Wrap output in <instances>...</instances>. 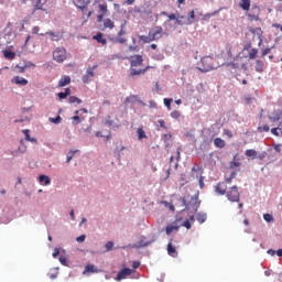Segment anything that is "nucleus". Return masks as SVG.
I'll use <instances>...</instances> for the list:
<instances>
[{
    "label": "nucleus",
    "mask_w": 282,
    "mask_h": 282,
    "mask_svg": "<svg viewBox=\"0 0 282 282\" xmlns=\"http://www.w3.org/2000/svg\"><path fill=\"white\" fill-rule=\"evenodd\" d=\"M144 64V58L142 55H134L130 57V76H142L151 69V66H145L144 68H139L142 67Z\"/></svg>",
    "instance_id": "f257e3e1"
},
{
    "label": "nucleus",
    "mask_w": 282,
    "mask_h": 282,
    "mask_svg": "<svg viewBox=\"0 0 282 282\" xmlns=\"http://www.w3.org/2000/svg\"><path fill=\"white\" fill-rule=\"evenodd\" d=\"M53 61L56 63H65V61H67V50L63 46L56 47L53 51Z\"/></svg>",
    "instance_id": "f03ea898"
},
{
    "label": "nucleus",
    "mask_w": 282,
    "mask_h": 282,
    "mask_svg": "<svg viewBox=\"0 0 282 282\" xmlns=\"http://www.w3.org/2000/svg\"><path fill=\"white\" fill-rule=\"evenodd\" d=\"M226 197H227L228 202L239 204V202L241 199V195L239 194V187H237V186L230 187L226 193Z\"/></svg>",
    "instance_id": "7ed1b4c3"
},
{
    "label": "nucleus",
    "mask_w": 282,
    "mask_h": 282,
    "mask_svg": "<svg viewBox=\"0 0 282 282\" xmlns=\"http://www.w3.org/2000/svg\"><path fill=\"white\" fill-rule=\"evenodd\" d=\"M151 41H160L164 35V29L162 26H154L149 31Z\"/></svg>",
    "instance_id": "20e7f679"
},
{
    "label": "nucleus",
    "mask_w": 282,
    "mask_h": 282,
    "mask_svg": "<svg viewBox=\"0 0 282 282\" xmlns=\"http://www.w3.org/2000/svg\"><path fill=\"white\" fill-rule=\"evenodd\" d=\"M124 34H127V31H124V24H122L117 36L110 39V41H112L113 43H119L120 45H124V43H127V39L123 37Z\"/></svg>",
    "instance_id": "39448f33"
},
{
    "label": "nucleus",
    "mask_w": 282,
    "mask_h": 282,
    "mask_svg": "<svg viewBox=\"0 0 282 282\" xmlns=\"http://www.w3.org/2000/svg\"><path fill=\"white\" fill-rule=\"evenodd\" d=\"M97 68H98V65H95L91 68H88L85 75L83 76V83H89L91 78H94L95 76L94 70H96Z\"/></svg>",
    "instance_id": "423d86ee"
},
{
    "label": "nucleus",
    "mask_w": 282,
    "mask_h": 282,
    "mask_svg": "<svg viewBox=\"0 0 282 282\" xmlns=\"http://www.w3.org/2000/svg\"><path fill=\"white\" fill-rule=\"evenodd\" d=\"M98 8H99V12H101V14L97 15V22L102 23L107 12H109V9L107 8V4H98Z\"/></svg>",
    "instance_id": "0eeeda50"
},
{
    "label": "nucleus",
    "mask_w": 282,
    "mask_h": 282,
    "mask_svg": "<svg viewBox=\"0 0 282 282\" xmlns=\"http://www.w3.org/2000/svg\"><path fill=\"white\" fill-rule=\"evenodd\" d=\"M131 274H133V270H131L129 268L122 269L118 273L116 281H122V279H127V276H131Z\"/></svg>",
    "instance_id": "6e6552de"
},
{
    "label": "nucleus",
    "mask_w": 282,
    "mask_h": 282,
    "mask_svg": "<svg viewBox=\"0 0 282 282\" xmlns=\"http://www.w3.org/2000/svg\"><path fill=\"white\" fill-rule=\"evenodd\" d=\"M73 3L76 8L85 12L87 10V6H89V0H73Z\"/></svg>",
    "instance_id": "1a4fd4ad"
},
{
    "label": "nucleus",
    "mask_w": 282,
    "mask_h": 282,
    "mask_svg": "<svg viewBox=\"0 0 282 282\" xmlns=\"http://www.w3.org/2000/svg\"><path fill=\"white\" fill-rule=\"evenodd\" d=\"M215 191L216 193H218V195H226V191H228V185H226L225 182H220L215 186Z\"/></svg>",
    "instance_id": "9d476101"
},
{
    "label": "nucleus",
    "mask_w": 282,
    "mask_h": 282,
    "mask_svg": "<svg viewBox=\"0 0 282 282\" xmlns=\"http://www.w3.org/2000/svg\"><path fill=\"white\" fill-rule=\"evenodd\" d=\"M99 270L94 264H87L85 267V270L83 271V274H98Z\"/></svg>",
    "instance_id": "9b49d317"
},
{
    "label": "nucleus",
    "mask_w": 282,
    "mask_h": 282,
    "mask_svg": "<svg viewBox=\"0 0 282 282\" xmlns=\"http://www.w3.org/2000/svg\"><path fill=\"white\" fill-rule=\"evenodd\" d=\"M14 85H20V87H25L28 85V79L20 77V76H14L11 80Z\"/></svg>",
    "instance_id": "f8f14e48"
},
{
    "label": "nucleus",
    "mask_w": 282,
    "mask_h": 282,
    "mask_svg": "<svg viewBox=\"0 0 282 282\" xmlns=\"http://www.w3.org/2000/svg\"><path fill=\"white\" fill-rule=\"evenodd\" d=\"M167 254L170 257H177V249L173 246V242L167 243Z\"/></svg>",
    "instance_id": "ddd939ff"
},
{
    "label": "nucleus",
    "mask_w": 282,
    "mask_h": 282,
    "mask_svg": "<svg viewBox=\"0 0 282 282\" xmlns=\"http://www.w3.org/2000/svg\"><path fill=\"white\" fill-rule=\"evenodd\" d=\"M39 182H40V184H42V186H50V184H52V181L50 180V176H47V175H40Z\"/></svg>",
    "instance_id": "4468645a"
},
{
    "label": "nucleus",
    "mask_w": 282,
    "mask_h": 282,
    "mask_svg": "<svg viewBox=\"0 0 282 282\" xmlns=\"http://www.w3.org/2000/svg\"><path fill=\"white\" fill-rule=\"evenodd\" d=\"M193 23H195V10H192L187 14V20L185 21V25H193Z\"/></svg>",
    "instance_id": "2eb2a0df"
},
{
    "label": "nucleus",
    "mask_w": 282,
    "mask_h": 282,
    "mask_svg": "<svg viewBox=\"0 0 282 282\" xmlns=\"http://www.w3.org/2000/svg\"><path fill=\"white\" fill-rule=\"evenodd\" d=\"M263 69H265V63L261 59L256 61V72L262 74Z\"/></svg>",
    "instance_id": "dca6fc26"
},
{
    "label": "nucleus",
    "mask_w": 282,
    "mask_h": 282,
    "mask_svg": "<svg viewBox=\"0 0 282 282\" xmlns=\"http://www.w3.org/2000/svg\"><path fill=\"white\" fill-rule=\"evenodd\" d=\"M214 145L217 149H224V147H226V141L221 138H216V139H214Z\"/></svg>",
    "instance_id": "f3484780"
},
{
    "label": "nucleus",
    "mask_w": 282,
    "mask_h": 282,
    "mask_svg": "<svg viewBox=\"0 0 282 282\" xmlns=\"http://www.w3.org/2000/svg\"><path fill=\"white\" fill-rule=\"evenodd\" d=\"M104 28L106 30H113L116 28V24L112 22L111 19L108 18V19L104 20Z\"/></svg>",
    "instance_id": "a211bd4d"
},
{
    "label": "nucleus",
    "mask_w": 282,
    "mask_h": 282,
    "mask_svg": "<svg viewBox=\"0 0 282 282\" xmlns=\"http://www.w3.org/2000/svg\"><path fill=\"white\" fill-rule=\"evenodd\" d=\"M72 83V78L69 76H65L64 78L59 79L58 87H65Z\"/></svg>",
    "instance_id": "6ab92c4d"
},
{
    "label": "nucleus",
    "mask_w": 282,
    "mask_h": 282,
    "mask_svg": "<svg viewBox=\"0 0 282 282\" xmlns=\"http://www.w3.org/2000/svg\"><path fill=\"white\" fill-rule=\"evenodd\" d=\"M93 39L97 41V43H101V45H106L107 43V40L102 37V33H97Z\"/></svg>",
    "instance_id": "aec40b11"
},
{
    "label": "nucleus",
    "mask_w": 282,
    "mask_h": 282,
    "mask_svg": "<svg viewBox=\"0 0 282 282\" xmlns=\"http://www.w3.org/2000/svg\"><path fill=\"white\" fill-rule=\"evenodd\" d=\"M3 56L4 58H7L8 61H14V57L17 56V53L12 52V51H4L3 52Z\"/></svg>",
    "instance_id": "412c9836"
},
{
    "label": "nucleus",
    "mask_w": 282,
    "mask_h": 282,
    "mask_svg": "<svg viewBox=\"0 0 282 282\" xmlns=\"http://www.w3.org/2000/svg\"><path fill=\"white\" fill-rule=\"evenodd\" d=\"M175 230H180V227L177 225H167L165 228V232L166 235H171V232L175 231Z\"/></svg>",
    "instance_id": "4be33fe9"
},
{
    "label": "nucleus",
    "mask_w": 282,
    "mask_h": 282,
    "mask_svg": "<svg viewBox=\"0 0 282 282\" xmlns=\"http://www.w3.org/2000/svg\"><path fill=\"white\" fill-rule=\"evenodd\" d=\"M72 95V89L66 88L64 93H58V98L59 100H65V98H67V96Z\"/></svg>",
    "instance_id": "5701e85b"
},
{
    "label": "nucleus",
    "mask_w": 282,
    "mask_h": 282,
    "mask_svg": "<svg viewBox=\"0 0 282 282\" xmlns=\"http://www.w3.org/2000/svg\"><path fill=\"white\" fill-rule=\"evenodd\" d=\"M32 6L34 7V10H43V0H33Z\"/></svg>",
    "instance_id": "b1692460"
},
{
    "label": "nucleus",
    "mask_w": 282,
    "mask_h": 282,
    "mask_svg": "<svg viewBox=\"0 0 282 282\" xmlns=\"http://www.w3.org/2000/svg\"><path fill=\"white\" fill-rule=\"evenodd\" d=\"M138 140H144L147 138V132H144V128L140 127L137 129Z\"/></svg>",
    "instance_id": "393cba45"
},
{
    "label": "nucleus",
    "mask_w": 282,
    "mask_h": 282,
    "mask_svg": "<svg viewBox=\"0 0 282 282\" xmlns=\"http://www.w3.org/2000/svg\"><path fill=\"white\" fill-rule=\"evenodd\" d=\"M239 6L245 11H248V10H250V0H241Z\"/></svg>",
    "instance_id": "a878e982"
},
{
    "label": "nucleus",
    "mask_w": 282,
    "mask_h": 282,
    "mask_svg": "<svg viewBox=\"0 0 282 282\" xmlns=\"http://www.w3.org/2000/svg\"><path fill=\"white\" fill-rule=\"evenodd\" d=\"M46 34L48 36H51L52 41H61V34L59 33H54L52 31H48V32H46Z\"/></svg>",
    "instance_id": "bb28decb"
},
{
    "label": "nucleus",
    "mask_w": 282,
    "mask_h": 282,
    "mask_svg": "<svg viewBox=\"0 0 282 282\" xmlns=\"http://www.w3.org/2000/svg\"><path fill=\"white\" fill-rule=\"evenodd\" d=\"M184 19H186V17L180 15V13H177V15H176V25H186V21H184Z\"/></svg>",
    "instance_id": "cd10ccee"
},
{
    "label": "nucleus",
    "mask_w": 282,
    "mask_h": 282,
    "mask_svg": "<svg viewBox=\"0 0 282 282\" xmlns=\"http://www.w3.org/2000/svg\"><path fill=\"white\" fill-rule=\"evenodd\" d=\"M139 41H142L143 43H152L150 33L148 35H139Z\"/></svg>",
    "instance_id": "c85d7f7f"
},
{
    "label": "nucleus",
    "mask_w": 282,
    "mask_h": 282,
    "mask_svg": "<svg viewBox=\"0 0 282 282\" xmlns=\"http://www.w3.org/2000/svg\"><path fill=\"white\" fill-rule=\"evenodd\" d=\"M68 102L70 105H74V102H77V105H82L83 104V100L76 96H70L69 99H68Z\"/></svg>",
    "instance_id": "c756f323"
},
{
    "label": "nucleus",
    "mask_w": 282,
    "mask_h": 282,
    "mask_svg": "<svg viewBox=\"0 0 282 282\" xmlns=\"http://www.w3.org/2000/svg\"><path fill=\"white\" fill-rule=\"evenodd\" d=\"M245 155L247 158H252V160H254L257 158V152L252 149L251 150H246Z\"/></svg>",
    "instance_id": "7c9ffc66"
},
{
    "label": "nucleus",
    "mask_w": 282,
    "mask_h": 282,
    "mask_svg": "<svg viewBox=\"0 0 282 282\" xmlns=\"http://www.w3.org/2000/svg\"><path fill=\"white\" fill-rule=\"evenodd\" d=\"M259 54V50L257 48H252L250 52H249V58L251 61H254V58H257V55Z\"/></svg>",
    "instance_id": "2f4dec72"
},
{
    "label": "nucleus",
    "mask_w": 282,
    "mask_h": 282,
    "mask_svg": "<svg viewBox=\"0 0 282 282\" xmlns=\"http://www.w3.org/2000/svg\"><path fill=\"white\" fill-rule=\"evenodd\" d=\"M268 131H270V126L268 124L258 127L259 133H268Z\"/></svg>",
    "instance_id": "473e14b6"
},
{
    "label": "nucleus",
    "mask_w": 282,
    "mask_h": 282,
    "mask_svg": "<svg viewBox=\"0 0 282 282\" xmlns=\"http://www.w3.org/2000/svg\"><path fill=\"white\" fill-rule=\"evenodd\" d=\"M48 120L50 122H53V124H61L63 118H61V116H57L56 118H50Z\"/></svg>",
    "instance_id": "72a5a7b5"
},
{
    "label": "nucleus",
    "mask_w": 282,
    "mask_h": 282,
    "mask_svg": "<svg viewBox=\"0 0 282 282\" xmlns=\"http://www.w3.org/2000/svg\"><path fill=\"white\" fill-rule=\"evenodd\" d=\"M196 219L199 221V224H204V221H206V214H198Z\"/></svg>",
    "instance_id": "f704fd0d"
},
{
    "label": "nucleus",
    "mask_w": 282,
    "mask_h": 282,
    "mask_svg": "<svg viewBox=\"0 0 282 282\" xmlns=\"http://www.w3.org/2000/svg\"><path fill=\"white\" fill-rule=\"evenodd\" d=\"M28 66H21L20 64H18L17 66H15V69H17V72H18V74H23L24 72H25V68H26Z\"/></svg>",
    "instance_id": "c9c22d12"
},
{
    "label": "nucleus",
    "mask_w": 282,
    "mask_h": 282,
    "mask_svg": "<svg viewBox=\"0 0 282 282\" xmlns=\"http://www.w3.org/2000/svg\"><path fill=\"white\" fill-rule=\"evenodd\" d=\"M134 100H138V96L135 95H131L130 97H127L126 98V105L129 104V102H134Z\"/></svg>",
    "instance_id": "e433bc0d"
},
{
    "label": "nucleus",
    "mask_w": 282,
    "mask_h": 282,
    "mask_svg": "<svg viewBox=\"0 0 282 282\" xmlns=\"http://www.w3.org/2000/svg\"><path fill=\"white\" fill-rule=\"evenodd\" d=\"M171 102H173V99L172 98H165L164 99V105L165 107L169 109V111H171Z\"/></svg>",
    "instance_id": "4c0bfd02"
},
{
    "label": "nucleus",
    "mask_w": 282,
    "mask_h": 282,
    "mask_svg": "<svg viewBox=\"0 0 282 282\" xmlns=\"http://www.w3.org/2000/svg\"><path fill=\"white\" fill-rule=\"evenodd\" d=\"M181 116L182 113L177 110L171 112V118H174V120H177V118H180Z\"/></svg>",
    "instance_id": "58836bf2"
},
{
    "label": "nucleus",
    "mask_w": 282,
    "mask_h": 282,
    "mask_svg": "<svg viewBox=\"0 0 282 282\" xmlns=\"http://www.w3.org/2000/svg\"><path fill=\"white\" fill-rule=\"evenodd\" d=\"M263 219H264V221H268V223L274 221V217H272L271 214H264Z\"/></svg>",
    "instance_id": "ea45409f"
},
{
    "label": "nucleus",
    "mask_w": 282,
    "mask_h": 282,
    "mask_svg": "<svg viewBox=\"0 0 282 282\" xmlns=\"http://www.w3.org/2000/svg\"><path fill=\"white\" fill-rule=\"evenodd\" d=\"M271 133H272V135H276L279 138V135L281 133V128H272Z\"/></svg>",
    "instance_id": "a19ab883"
},
{
    "label": "nucleus",
    "mask_w": 282,
    "mask_h": 282,
    "mask_svg": "<svg viewBox=\"0 0 282 282\" xmlns=\"http://www.w3.org/2000/svg\"><path fill=\"white\" fill-rule=\"evenodd\" d=\"M105 248H106L107 252H110V250H113V242L112 241H108L105 245Z\"/></svg>",
    "instance_id": "79ce46f5"
},
{
    "label": "nucleus",
    "mask_w": 282,
    "mask_h": 282,
    "mask_svg": "<svg viewBox=\"0 0 282 282\" xmlns=\"http://www.w3.org/2000/svg\"><path fill=\"white\" fill-rule=\"evenodd\" d=\"M73 124H80V117L78 115H75L73 118Z\"/></svg>",
    "instance_id": "37998d69"
},
{
    "label": "nucleus",
    "mask_w": 282,
    "mask_h": 282,
    "mask_svg": "<svg viewBox=\"0 0 282 282\" xmlns=\"http://www.w3.org/2000/svg\"><path fill=\"white\" fill-rule=\"evenodd\" d=\"M22 133H24L26 142L32 138V137H30V130H28V129L22 130Z\"/></svg>",
    "instance_id": "c03bdc74"
},
{
    "label": "nucleus",
    "mask_w": 282,
    "mask_h": 282,
    "mask_svg": "<svg viewBox=\"0 0 282 282\" xmlns=\"http://www.w3.org/2000/svg\"><path fill=\"white\" fill-rule=\"evenodd\" d=\"M200 72H210L213 69V65L208 64L207 66H204L203 68L199 67Z\"/></svg>",
    "instance_id": "a18cd8bd"
},
{
    "label": "nucleus",
    "mask_w": 282,
    "mask_h": 282,
    "mask_svg": "<svg viewBox=\"0 0 282 282\" xmlns=\"http://www.w3.org/2000/svg\"><path fill=\"white\" fill-rule=\"evenodd\" d=\"M269 120H271V122H279V120H281V115H276L275 117H269Z\"/></svg>",
    "instance_id": "49530a36"
},
{
    "label": "nucleus",
    "mask_w": 282,
    "mask_h": 282,
    "mask_svg": "<svg viewBox=\"0 0 282 282\" xmlns=\"http://www.w3.org/2000/svg\"><path fill=\"white\" fill-rule=\"evenodd\" d=\"M269 120H271V122H279V120H281V115H276L275 117H269Z\"/></svg>",
    "instance_id": "de8ad7c7"
},
{
    "label": "nucleus",
    "mask_w": 282,
    "mask_h": 282,
    "mask_svg": "<svg viewBox=\"0 0 282 282\" xmlns=\"http://www.w3.org/2000/svg\"><path fill=\"white\" fill-rule=\"evenodd\" d=\"M85 239H87V236L82 235V236L76 238V241H77V243H83V241H85Z\"/></svg>",
    "instance_id": "09e8293b"
},
{
    "label": "nucleus",
    "mask_w": 282,
    "mask_h": 282,
    "mask_svg": "<svg viewBox=\"0 0 282 282\" xmlns=\"http://www.w3.org/2000/svg\"><path fill=\"white\" fill-rule=\"evenodd\" d=\"M167 18L170 21H176L177 22V13L167 14Z\"/></svg>",
    "instance_id": "8fccbe9b"
},
{
    "label": "nucleus",
    "mask_w": 282,
    "mask_h": 282,
    "mask_svg": "<svg viewBox=\"0 0 282 282\" xmlns=\"http://www.w3.org/2000/svg\"><path fill=\"white\" fill-rule=\"evenodd\" d=\"M239 166H241V163H240V162L232 161V162L230 163V167H231V169H237V167H239Z\"/></svg>",
    "instance_id": "3c124183"
},
{
    "label": "nucleus",
    "mask_w": 282,
    "mask_h": 282,
    "mask_svg": "<svg viewBox=\"0 0 282 282\" xmlns=\"http://www.w3.org/2000/svg\"><path fill=\"white\" fill-rule=\"evenodd\" d=\"M76 152H68V155H67V159H66V162L69 164V162H72V159L74 158V154H75Z\"/></svg>",
    "instance_id": "603ef678"
},
{
    "label": "nucleus",
    "mask_w": 282,
    "mask_h": 282,
    "mask_svg": "<svg viewBox=\"0 0 282 282\" xmlns=\"http://www.w3.org/2000/svg\"><path fill=\"white\" fill-rule=\"evenodd\" d=\"M59 263H62V265H67V258H65V256H61Z\"/></svg>",
    "instance_id": "864d4df0"
},
{
    "label": "nucleus",
    "mask_w": 282,
    "mask_h": 282,
    "mask_svg": "<svg viewBox=\"0 0 282 282\" xmlns=\"http://www.w3.org/2000/svg\"><path fill=\"white\" fill-rule=\"evenodd\" d=\"M223 133H224V135H227V138H232L234 137L232 132L228 129H225Z\"/></svg>",
    "instance_id": "5fc2aeb1"
},
{
    "label": "nucleus",
    "mask_w": 282,
    "mask_h": 282,
    "mask_svg": "<svg viewBox=\"0 0 282 282\" xmlns=\"http://www.w3.org/2000/svg\"><path fill=\"white\" fill-rule=\"evenodd\" d=\"M58 254H61V250L58 248H55L53 251V258L56 259V257H58Z\"/></svg>",
    "instance_id": "6e6d98bb"
},
{
    "label": "nucleus",
    "mask_w": 282,
    "mask_h": 282,
    "mask_svg": "<svg viewBox=\"0 0 282 282\" xmlns=\"http://www.w3.org/2000/svg\"><path fill=\"white\" fill-rule=\"evenodd\" d=\"M270 52H271V48H264V50H262V58H263L264 56H268V54H270Z\"/></svg>",
    "instance_id": "4d7b16f0"
},
{
    "label": "nucleus",
    "mask_w": 282,
    "mask_h": 282,
    "mask_svg": "<svg viewBox=\"0 0 282 282\" xmlns=\"http://www.w3.org/2000/svg\"><path fill=\"white\" fill-rule=\"evenodd\" d=\"M273 149L276 151V153H281V144H274Z\"/></svg>",
    "instance_id": "13d9d810"
},
{
    "label": "nucleus",
    "mask_w": 282,
    "mask_h": 282,
    "mask_svg": "<svg viewBox=\"0 0 282 282\" xmlns=\"http://www.w3.org/2000/svg\"><path fill=\"white\" fill-rule=\"evenodd\" d=\"M132 268H133L134 270H138V268H140V261H133Z\"/></svg>",
    "instance_id": "bf43d9fd"
},
{
    "label": "nucleus",
    "mask_w": 282,
    "mask_h": 282,
    "mask_svg": "<svg viewBox=\"0 0 282 282\" xmlns=\"http://www.w3.org/2000/svg\"><path fill=\"white\" fill-rule=\"evenodd\" d=\"M183 226H184L185 228H187V230H191V221H189V220H185L184 224H183Z\"/></svg>",
    "instance_id": "052dcab7"
},
{
    "label": "nucleus",
    "mask_w": 282,
    "mask_h": 282,
    "mask_svg": "<svg viewBox=\"0 0 282 282\" xmlns=\"http://www.w3.org/2000/svg\"><path fill=\"white\" fill-rule=\"evenodd\" d=\"M40 30H41V28H39V26H33V29H32V34H39Z\"/></svg>",
    "instance_id": "680f3d73"
},
{
    "label": "nucleus",
    "mask_w": 282,
    "mask_h": 282,
    "mask_svg": "<svg viewBox=\"0 0 282 282\" xmlns=\"http://www.w3.org/2000/svg\"><path fill=\"white\" fill-rule=\"evenodd\" d=\"M159 124L162 129H166V122H164V120H159Z\"/></svg>",
    "instance_id": "e2e57ef3"
},
{
    "label": "nucleus",
    "mask_w": 282,
    "mask_h": 282,
    "mask_svg": "<svg viewBox=\"0 0 282 282\" xmlns=\"http://www.w3.org/2000/svg\"><path fill=\"white\" fill-rule=\"evenodd\" d=\"M215 14H217V12L205 14L204 21H206V19H210V17H215Z\"/></svg>",
    "instance_id": "0e129e2a"
},
{
    "label": "nucleus",
    "mask_w": 282,
    "mask_h": 282,
    "mask_svg": "<svg viewBox=\"0 0 282 282\" xmlns=\"http://www.w3.org/2000/svg\"><path fill=\"white\" fill-rule=\"evenodd\" d=\"M69 216L73 221L76 220V216L74 215V209L70 210Z\"/></svg>",
    "instance_id": "69168bd1"
},
{
    "label": "nucleus",
    "mask_w": 282,
    "mask_h": 282,
    "mask_svg": "<svg viewBox=\"0 0 282 282\" xmlns=\"http://www.w3.org/2000/svg\"><path fill=\"white\" fill-rule=\"evenodd\" d=\"M198 182H199L200 188H204V177L200 176Z\"/></svg>",
    "instance_id": "338daca9"
},
{
    "label": "nucleus",
    "mask_w": 282,
    "mask_h": 282,
    "mask_svg": "<svg viewBox=\"0 0 282 282\" xmlns=\"http://www.w3.org/2000/svg\"><path fill=\"white\" fill-rule=\"evenodd\" d=\"M276 254H278V257H282V249H279V250L276 251Z\"/></svg>",
    "instance_id": "774afa93"
}]
</instances>
